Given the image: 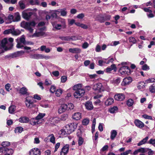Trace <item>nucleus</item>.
Returning <instances> with one entry per match:
<instances>
[{"mask_svg": "<svg viewBox=\"0 0 155 155\" xmlns=\"http://www.w3.org/2000/svg\"><path fill=\"white\" fill-rule=\"evenodd\" d=\"M13 41V39L10 38L8 40L6 38H5L2 40L1 45L3 46V47L7 51L11 49L12 46V42Z\"/></svg>", "mask_w": 155, "mask_h": 155, "instance_id": "obj_1", "label": "nucleus"}, {"mask_svg": "<svg viewBox=\"0 0 155 155\" xmlns=\"http://www.w3.org/2000/svg\"><path fill=\"white\" fill-rule=\"evenodd\" d=\"M36 23L34 21L30 22H25L24 21L21 23V26L28 31L30 33L33 31V28L35 27Z\"/></svg>", "mask_w": 155, "mask_h": 155, "instance_id": "obj_2", "label": "nucleus"}, {"mask_svg": "<svg viewBox=\"0 0 155 155\" xmlns=\"http://www.w3.org/2000/svg\"><path fill=\"white\" fill-rule=\"evenodd\" d=\"M77 127V124L76 123H73L65 126L64 128L65 130L68 134H71L76 129Z\"/></svg>", "mask_w": 155, "mask_h": 155, "instance_id": "obj_3", "label": "nucleus"}, {"mask_svg": "<svg viewBox=\"0 0 155 155\" xmlns=\"http://www.w3.org/2000/svg\"><path fill=\"white\" fill-rule=\"evenodd\" d=\"M32 99V98L31 96H28L26 97L25 103L26 106L28 108H31L35 107V105L34 104Z\"/></svg>", "mask_w": 155, "mask_h": 155, "instance_id": "obj_4", "label": "nucleus"}, {"mask_svg": "<svg viewBox=\"0 0 155 155\" xmlns=\"http://www.w3.org/2000/svg\"><path fill=\"white\" fill-rule=\"evenodd\" d=\"M119 72L122 74H128L130 72V70L129 68L126 66H123L119 69Z\"/></svg>", "mask_w": 155, "mask_h": 155, "instance_id": "obj_5", "label": "nucleus"}, {"mask_svg": "<svg viewBox=\"0 0 155 155\" xmlns=\"http://www.w3.org/2000/svg\"><path fill=\"white\" fill-rule=\"evenodd\" d=\"M93 89L95 91H97L98 92H101L104 91V88L101 83H98L94 85Z\"/></svg>", "mask_w": 155, "mask_h": 155, "instance_id": "obj_6", "label": "nucleus"}, {"mask_svg": "<svg viewBox=\"0 0 155 155\" xmlns=\"http://www.w3.org/2000/svg\"><path fill=\"white\" fill-rule=\"evenodd\" d=\"M69 149V145L68 144L65 145L61 149L60 155H66L68 152Z\"/></svg>", "mask_w": 155, "mask_h": 155, "instance_id": "obj_7", "label": "nucleus"}, {"mask_svg": "<svg viewBox=\"0 0 155 155\" xmlns=\"http://www.w3.org/2000/svg\"><path fill=\"white\" fill-rule=\"evenodd\" d=\"M52 25L53 26V29L54 30H60V29L61 27H62L63 28H65L66 27V25H65V22L64 20L63 22V24L62 25L60 24L55 25L53 24L52 23Z\"/></svg>", "mask_w": 155, "mask_h": 155, "instance_id": "obj_8", "label": "nucleus"}, {"mask_svg": "<svg viewBox=\"0 0 155 155\" xmlns=\"http://www.w3.org/2000/svg\"><path fill=\"white\" fill-rule=\"evenodd\" d=\"M32 15V12H27L26 11H24L22 13V17L25 19L28 20Z\"/></svg>", "mask_w": 155, "mask_h": 155, "instance_id": "obj_9", "label": "nucleus"}, {"mask_svg": "<svg viewBox=\"0 0 155 155\" xmlns=\"http://www.w3.org/2000/svg\"><path fill=\"white\" fill-rule=\"evenodd\" d=\"M68 110L67 104H64L61 105L58 109V112L59 114H61Z\"/></svg>", "mask_w": 155, "mask_h": 155, "instance_id": "obj_10", "label": "nucleus"}, {"mask_svg": "<svg viewBox=\"0 0 155 155\" xmlns=\"http://www.w3.org/2000/svg\"><path fill=\"white\" fill-rule=\"evenodd\" d=\"M114 98L116 100L122 101L125 99V96L123 94L119 93L115 95Z\"/></svg>", "mask_w": 155, "mask_h": 155, "instance_id": "obj_11", "label": "nucleus"}, {"mask_svg": "<svg viewBox=\"0 0 155 155\" xmlns=\"http://www.w3.org/2000/svg\"><path fill=\"white\" fill-rule=\"evenodd\" d=\"M41 154L40 150L37 148L32 149L30 152V155H40Z\"/></svg>", "mask_w": 155, "mask_h": 155, "instance_id": "obj_12", "label": "nucleus"}, {"mask_svg": "<svg viewBox=\"0 0 155 155\" xmlns=\"http://www.w3.org/2000/svg\"><path fill=\"white\" fill-rule=\"evenodd\" d=\"M81 87V84H78V97L79 96H80V97H83L85 93L84 89L80 88Z\"/></svg>", "mask_w": 155, "mask_h": 155, "instance_id": "obj_13", "label": "nucleus"}, {"mask_svg": "<svg viewBox=\"0 0 155 155\" xmlns=\"http://www.w3.org/2000/svg\"><path fill=\"white\" fill-rule=\"evenodd\" d=\"M132 81V78L128 77L124 78L122 83V85L123 86H125L129 84Z\"/></svg>", "mask_w": 155, "mask_h": 155, "instance_id": "obj_14", "label": "nucleus"}, {"mask_svg": "<svg viewBox=\"0 0 155 155\" xmlns=\"http://www.w3.org/2000/svg\"><path fill=\"white\" fill-rule=\"evenodd\" d=\"M134 123L137 127L139 128H142L144 127V123L138 119L135 120Z\"/></svg>", "mask_w": 155, "mask_h": 155, "instance_id": "obj_15", "label": "nucleus"}, {"mask_svg": "<svg viewBox=\"0 0 155 155\" xmlns=\"http://www.w3.org/2000/svg\"><path fill=\"white\" fill-rule=\"evenodd\" d=\"M25 53V51H18L12 53L13 58H15L21 56Z\"/></svg>", "mask_w": 155, "mask_h": 155, "instance_id": "obj_16", "label": "nucleus"}, {"mask_svg": "<svg viewBox=\"0 0 155 155\" xmlns=\"http://www.w3.org/2000/svg\"><path fill=\"white\" fill-rule=\"evenodd\" d=\"M85 106L87 109L88 110H91L94 108L92 102L91 101H88L85 104Z\"/></svg>", "mask_w": 155, "mask_h": 155, "instance_id": "obj_17", "label": "nucleus"}, {"mask_svg": "<svg viewBox=\"0 0 155 155\" xmlns=\"http://www.w3.org/2000/svg\"><path fill=\"white\" fill-rule=\"evenodd\" d=\"M44 0H28V2L31 5H40V2Z\"/></svg>", "mask_w": 155, "mask_h": 155, "instance_id": "obj_18", "label": "nucleus"}, {"mask_svg": "<svg viewBox=\"0 0 155 155\" xmlns=\"http://www.w3.org/2000/svg\"><path fill=\"white\" fill-rule=\"evenodd\" d=\"M28 89L25 87H21L19 93L22 95H28V94L27 92Z\"/></svg>", "mask_w": 155, "mask_h": 155, "instance_id": "obj_19", "label": "nucleus"}, {"mask_svg": "<svg viewBox=\"0 0 155 155\" xmlns=\"http://www.w3.org/2000/svg\"><path fill=\"white\" fill-rule=\"evenodd\" d=\"M19 121L21 123H27L29 121V119L26 117H22L19 119Z\"/></svg>", "mask_w": 155, "mask_h": 155, "instance_id": "obj_20", "label": "nucleus"}, {"mask_svg": "<svg viewBox=\"0 0 155 155\" xmlns=\"http://www.w3.org/2000/svg\"><path fill=\"white\" fill-rule=\"evenodd\" d=\"M116 67L114 64H112L110 67H107L106 69V72L107 73H109L110 72L113 70H116Z\"/></svg>", "mask_w": 155, "mask_h": 155, "instance_id": "obj_21", "label": "nucleus"}, {"mask_svg": "<svg viewBox=\"0 0 155 155\" xmlns=\"http://www.w3.org/2000/svg\"><path fill=\"white\" fill-rule=\"evenodd\" d=\"M16 106L14 105L10 106L8 108L9 113L12 114H14L16 110Z\"/></svg>", "mask_w": 155, "mask_h": 155, "instance_id": "obj_22", "label": "nucleus"}, {"mask_svg": "<svg viewBox=\"0 0 155 155\" xmlns=\"http://www.w3.org/2000/svg\"><path fill=\"white\" fill-rule=\"evenodd\" d=\"M51 124H54L58 123L60 121V118L58 117H56L50 119Z\"/></svg>", "mask_w": 155, "mask_h": 155, "instance_id": "obj_23", "label": "nucleus"}, {"mask_svg": "<svg viewBox=\"0 0 155 155\" xmlns=\"http://www.w3.org/2000/svg\"><path fill=\"white\" fill-rule=\"evenodd\" d=\"M25 37L24 35H22L20 37L16 39V40L19 41L23 43L27 44V41H25Z\"/></svg>", "mask_w": 155, "mask_h": 155, "instance_id": "obj_24", "label": "nucleus"}, {"mask_svg": "<svg viewBox=\"0 0 155 155\" xmlns=\"http://www.w3.org/2000/svg\"><path fill=\"white\" fill-rule=\"evenodd\" d=\"M149 139V137L147 136L146 137L144 138L142 140L140 141L138 143H137L138 146H140L141 145L145 144L147 143Z\"/></svg>", "mask_w": 155, "mask_h": 155, "instance_id": "obj_25", "label": "nucleus"}, {"mask_svg": "<svg viewBox=\"0 0 155 155\" xmlns=\"http://www.w3.org/2000/svg\"><path fill=\"white\" fill-rule=\"evenodd\" d=\"M40 54H30L29 55V58H31L38 59H40Z\"/></svg>", "mask_w": 155, "mask_h": 155, "instance_id": "obj_26", "label": "nucleus"}, {"mask_svg": "<svg viewBox=\"0 0 155 155\" xmlns=\"http://www.w3.org/2000/svg\"><path fill=\"white\" fill-rule=\"evenodd\" d=\"M114 102V100L113 98H110L107 99L105 101V104L106 105L109 106L112 104Z\"/></svg>", "mask_w": 155, "mask_h": 155, "instance_id": "obj_27", "label": "nucleus"}, {"mask_svg": "<svg viewBox=\"0 0 155 155\" xmlns=\"http://www.w3.org/2000/svg\"><path fill=\"white\" fill-rule=\"evenodd\" d=\"M110 134V138L113 140L117 135V132L116 130H113L111 131Z\"/></svg>", "mask_w": 155, "mask_h": 155, "instance_id": "obj_28", "label": "nucleus"}, {"mask_svg": "<svg viewBox=\"0 0 155 155\" xmlns=\"http://www.w3.org/2000/svg\"><path fill=\"white\" fill-rule=\"evenodd\" d=\"M5 152V154L12 155L13 153V150L12 149H8L6 148Z\"/></svg>", "mask_w": 155, "mask_h": 155, "instance_id": "obj_29", "label": "nucleus"}, {"mask_svg": "<svg viewBox=\"0 0 155 155\" xmlns=\"http://www.w3.org/2000/svg\"><path fill=\"white\" fill-rule=\"evenodd\" d=\"M21 33V31L18 30L12 29V34L13 35H18Z\"/></svg>", "mask_w": 155, "mask_h": 155, "instance_id": "obj_30", "label": "nucleus"}, {"mask_svg": "<svg viewBox=\"0 0 155 155\" xmlns=\"http://www.w3.org/2000/svg\"><path fill=\"white\" fill-rule=\"evenodd\" d=\"M96 19L101 23L104 22V17H102L101 15H97L96 18Z\"/></svg>", "mask_w": 155, "mask_h": 155, "instance_id": "obj_31", "label": "nucleus"}, {"mask_svg": "<svg viewBox=\"0 0 155 155\" xmlns=\"http://www.w3.org/2000/svg\"><path fill=\"white\" fill-rule=\"evenodd\" d=\"M48 137H50V141L51 143H55V138L53 134H50L48 136Z\"/></svg>", "mask_w": 155, "mask_h": 155, "instance_id": "obj_32", "label": "nucleus"}, {"mask_svg": "<svg viewBox=\"0 0 155 155\" xmlns=\"http://www.w3.org/2000/svg\"><path fill=\"white\" fill-rule=\"evenodd\" d=\"M17 44L16 45V47L18 48H21L24 47V45H26V44L20 42L16 40Z\"/></svg>", "mask_w": 155, "mask_h": 155, "instance_id": "obj_33", "label": "nucleus"}, {"mask_svg": "<svg viewBox=\"0 0 155 155\" xmlns=\"http://www.w3.org/2000/svg\"><path fill=\"white\" fill-rule=\"evenodd\" d=\"M66 132L67 131H65V128L64 127L63 129H62L60 130L59 133L62 136H66L68 134Z\"/></svg>", "mask_w": 155, "mask_h": 155, "instance_id": "obj_34", "label": "nucleus"}, {"mask_svg": "<svg viewBox=\"0 0 155 155\" xmlns=\"http://www.w3.org/2000/svg\"><path fill=\"white\" fill-rule=\"evenodd\" d=\"M68 25H71L75 24L76 25H77V24L76 22H75V21L74 19H68Z\"/></svg>", "mask_w": 155, "mask_h": 155, "instance_id": "obj_35", "label": "nucleus"}, {"mask_svg": "<svg viewBox=\"0 0 155 155\" xmlns=\"http://www.w3.org/2000/svg\"><path fill=\"white\" fill-rule=\"evenodd\" d=\"M62 90L61 89H58L55 92L56 96L57 97H59L62 93Z\"/></svg>", "mask_w": 155, "mask_h": 155, "instance_id": "obj_36", "label": "nucleus"}, {"mask_svg": "<svg viewBox=\"0 0 155 155\" xmlns=\"http://www.w3.org/2000/svg\"><path fill=\"white\" fill-rule=\"evenodd\" d=\"M149 91L152 93L155 92V83L153 84L150 86L149 88Z\"/></svg>", "mask_w": 155, "mask_h": 155, "instance_id": "obj_37", "label": "nucleus"}, {"mask_svg": "<svg viewBox=\"0 0 155 155\" xmlns=\"http://www.w3.org/2000/svg\"><path fill=\"white\" fill-rule=\"evenodd\" d=\"M67 12L66 9L65 8L61 9V15L62 16H66L67 15Z\"/></svg>", "mask_w": 155, "mask_h": 155, "instance_id": "obj_38", "label": "nucleus"}, {"mask_svg": "<svg viewBox=\"0 0 155 155\" xmlns=\"http://www.w3.org/2000/svg\"><path fill=\"white\" fill-rule=\"evenodd\" d=\"M134 101L132 99H129L127 101V105L129 107L132 106L134 104Z\"/></svg>", "mask_w": 155, "mask_h": 155, "instance_id": "obj_39", "label": "nucleus"}, {"mask_svg": "<svg viewBox=\"0 0 155 155\" xmlns=\"http://www.w3.org/2000/svg\"><path fill=\"white\" fill-rule=\"evenodd\" d=\"M14 18L16 21H18L20 20V16L18 12L15 13L14 16Z\"/></svg>", "mask_w": 155, "mask_h": 155, "instance_id": "obj_40", "label": "nucleus"}, {"mask_svg": "<svg viewBox=\"0 0 155 155\" xmlns=\"http://www.w3.org/2000/svg\"><path fill=\"white\" fill-rule=\"evenodd\" d=\"M23 129L22 127H19L15 129V133H21Z\"/></svg>", "mask_w": 155, "mask_h": 155, "instance_id": "obj_41", "label": "nucleus"}, {"mask_svg": "<svg viewBox=\"0 0 155 155\" xmlns=\"http://www.w3.org/2000/svg\"><path fill=\"white\" fill-rule=\"evenodd\" d=\"M45 115V113H39L36 117V120H39L43 118Z\"/></svg>", "mask_w": 155, "mask_h": 155, "instance_id": "obj_42", "label": "nucleus"}, {"mask_svg": "<svg viewBox=\"0 0 155 155\" xmlns=\"http://www.w3.org/2000/svg\"><path fill=\"white\" fill-rule=\"evenodd\" d=\"M118 108L117 107L114 106L111 108L109 110V112L111 113H114L117 110Z\"/></svg>", "mask_w": 155, "mask_h": 155, "instance_id": "obj_43", "label": "nucleus"}, {"mask_svg": "<svg viewBox=\"0 0 155 155\" xmlns=\"http://www.w3.org/2000/svg\"><path fill=\"white\" fill-rule=\"evenodd\" d=\"M18 3L21 9H23L25 8V5L23 1H19Z\"/></svg>", "mask_w": 155, "mask_h": 155, "instance_id": "obj_44", "label": "nucleus"}, {"mask_svg": "<svg viewBox=\"0 0 155 155\" xmlns=\"http://www.w3.org/2000/svg\"><path fill=\"white\" fill-rule=\"evenodd\" d=\"M68 115L67 114H64L61 115L60 119L64 121L68 118Z\"/></svg>", "mask_w": 155, "mask_h": 155, "instance_id": "obj_45", "label": "nucleus"}, {"mask_svg": "<svg viewBox=\"0 0 155 155\" xmlns=\"http://www.w3.org/2000/svg\"><path fill=\"white\" fill-rule=\"evenodd\" d=\"M129 40L130 42H131L133 44H135L136 42V40L134 38L131 37L129 38Z\"/></svg>", "mask_w": 155, "mask_h": 155, "instance_id": "obj_46", "label": "nucleus"}, {"mask_svg": "<svg viewBox=\"0 0 155 155\" xmlns=\"http://www.w3.org/2000/svg\"><path fill=\"white\" fill-rule=\"evenodd\" d=\"M145 84V83H144L143 82H140L138 85L137 87L139 89L143 88L144 86V84Z\"/></svg>", "mask_w": 155, "mask_h": 155, "instance_id": "obj_47", "label": "nucleus"}, {"mask_svg": "<svg viewBox=\"0 0 155 155\" xmlns=\"http://www.w3.org/2000/svg\"><path fill=\"white\" fill-rule=\"evenodd\" d=\"M155 82V79L154 78H150L145 81V83H153Z\"/></svg>", "mask_w": 155, "mask_h": 155, "instance_id": "obj_48", "label": "nucleus"}, {"mask_svg": "<svg viewBox=\"0 0 155 155\" xmlns=\"http://www.w3.org/2000/svg\"><path fill=\"white\" fill-rule=\"evenodd\" d=\"M68 107V110H71L73 109L74 107V105L71 103H70L67 104Z\"/></svg>", "mask_w": 155, "mask_h": 155, "instance_id": "obj_49", "label": "nucleus"}, {"mask_svg": "<svg viewBox=\"0 0 155 155\" xmlns=\"http://www.w3.org/2000/svg\"><path fill=\"white\" fill-rule=\"evenodd\" d=\"M2 145L3 147H5L9 146L10 145V143L8 141H4L2 143Z\"/></svg>", "mask_w": 155, "mask_h": 155, "instance_id": "obj_50", "label": "nucleus"}, {"mask_svg": "<svg viewBox=\"0 0 155 155\" xmlns=\"http://www.w3.org/2000/svg\"><path fill=\"white\" fill-rule=\"evenodd\" d=\"M149 143L153 145L155 147V139H151L147 143Z\"/></svg>", "mask_w": 155, "mask_h": 155, "instance_id": "obj_51", "label": "nucleus"}, {"mask_svg": "<svg viewBox=\"0 0 155 155\" xmlns=\"http://www.w3.org/2000/svg\"><path fill=\"white\" fill-rule=\"evenodd\" d=\"M145 119H147L149 120H152V117L150 116H149L147 114H145L143 115L142 116Z\"/></svg>", "mask_w": 155, "mask_h": 155, "instance_id": "obj_52", "label": "nucleus"}, {"mask_svg": "<svg viewBox=\"0 0 155 155\" xmlns=\"http://www.w3.org/2000/svg\"><path fill=\"white\" fill-rule=\"evenodd\" d=\"M42 35V32H36L34 33L32 35V37H38Z\"/></svg>", "mask_w": 155, "mask_h": 155, "instance_id": "obj_53", "label": "nucleus"}, {"mask_svg": "<svg viewBox=\"0 0 155 155\" xmlns=\"http://www.w3.org/2000/svg\"><path fill=\"white\" fill-rule=\"evenodd\" d=\"M89 120L88 119L86 118L82 121V124L84 125H87L89 123Z\"/></svg>", "mask_w": 155, "mask_h": 155, "instance_id": "obj_54", "label": "nucleus"}, {"mask_svg": "<svg viewBox=\"0 0 155 155\" xmlns=\"http://www.w3.org/2000/svg\"><path fill=\"white\" fill-rule=\"evenodd\" d=\"M38 120H36V118L35 119H33L31 121V124L33 125L38 124Z\"/></svg>", "mask_w": 155, "mask_h": 155, "instance_id": "obj_55", "label": "nucleus"}, {"mask_svg": "<svg viewBox=\"0 0 155 155\" xmlns=\"http://www.w3.org/2000/svg\"><path fill=\"white\" fill-rule=\"evenodd\" d=\"M67 79V77L65 76H62L61 78V82L63 83L65 82Z\"/></svg>", "mask_w": 155, "mask_h": 155, "instance_id": "obj_56", "label": "nucleus"}, {"mask_svg": "<svg viewBox=\"0 0 155 155\" xmlns=\"http://www.w3.org/2000/svg\"><path fill=\"white\" fill-rule=\"evenodd\" d=\"M78 26L80 27H81L82 28H83L84 29H86L87 28V25H86L83 24H81L80 23H78Z\"/></svg>", "mask_w": 155, "mask_h": 155, "instance_id": "obj_57", "label": "nucleus"}, {"mask_svg": "<svg viewBox=\"0 0 155 155\" xmlns=\"http://www.w3.org/2000/svg\"><path fill=\"white\" fill-rule=\"evenodd\" d=\"M69 51L73 53H76L77 52L78 49L77 48H70Z\"/></svg>", "mask_w": 155, "mask_h": 155, "instance_id": "obj_58", "label": "nucleus"}, {"mask_svg": "<svg viewBox=\"0 0 155 155\" xmlns=\"http://www.w3.org/2000/svg\"><path fill=\"white\" fill-rule=\"evenodd\" d=\"M139 153H144L147 152L146 148H141L138 149Z\"/></svg>", "mask_w": 155, "mask_h": 155, "instance_id": "obj_59", "label": "nucleus"}, {"mask_svg": "<svg viewBox=\"0 0 155 155\" xmlns=\"http://www.w3.org/2000/svg\"><path fill=\"white\" fill-rule=\"evenodd\" d=\"M50 91L51 93H54L56 91V87L54 86H51L50 89Z\"/></svg>", "mask_w": 155, "mask_h": 155, "instance_id": "obj_60", "label": "nucleus"}, {"mask_svg": "<svg viewBox=\"0 0 155 155\" xmlns=\"http://www.w3.org/2000/svg\"><path fill=\"white\" fill-rule=\"evenodd\" d=\"M52 74L55 77H57L59 76V72L58 71H53L52 72Z\"/></svg>", "mask_w": 155, "mask_h": 155, "instance_id": "obj_61", "label": "nucleus"}, {"mask_svg": "<svg viewBox=\"0 0 155 155\" xmlns=\"http://www.w3.org/2000/svg\"><path fill=\"white\" fill-rule=\"evenodd\" d=\"M84 142V140L81 137H79L78 141V144L79 145H81Z\"/></svg>", "mask_w": 155, "mask_h": 155, "instance_id": "obj_62", "label": "nucleus"}, {"mask_svg": "<svg viewBox=\"0 0 155 155\" xmlns=\"http://www.w3.org/2000/svg\"><path fill=\"white\" fill-rule=\"evenodd\" d=\"M45 84L47 86L50 85L51 84V81H50L46 79L45 80Z\"/></svg>", "mask_w": 155, "mask_h": 155, "instance_id": "obj_63", "label": "nucleus"}, {"mask_svg": "<svg viewBox=\"0 0 155 155\" xmlns=\"http://www.w3.org/2000/svg\"><path fill=\"white\" fill-rule=\"evenodd\" d=\"M131 150H127L126 151L121 153L120 154V155H127L129 153H130L131 152Z\"/></svg>", "mask_w": 155, "mask_h": 155, "instance_id": "obj_64", "label": "nucleus"}]
</instances>
